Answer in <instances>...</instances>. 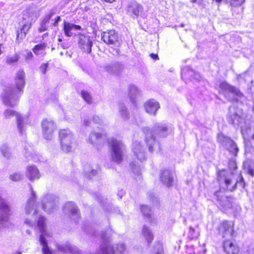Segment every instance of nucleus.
<instances>
[{
  "mask_svg": "<svg viewBox=\"0 0 254 254\" xmlns=\"http://www.w3.org/2000/svg\"><path fill=\"white\" fill-rule=\"evenodd\" d=\"M25 78L24 71L19 70L15 78L16 88L11 86L3 89L1 95L3 103L5 106L14 107L18 104L20 96L23 93V88L25 85Z\"/></svg>",
  "mask_w": 254,
  "mask_h": 254,
  "instance_id": "f257e3e1",
  "label": "nucleus"
},
{
  "mask_svg": "<svg viewBox=\"0 0 254 254\" xmlns=\"http://www.w3.org/2000/svg\"><path fill=\"white\" fill-rule=\"evenodd\" d=\"M153 129L152 131L148 127L143 128V131L145 134V142L148 147L149 151L151 153H153L154 147L157 145L156 136L159 138L166 137L170 131L167 126L162 123L155 124Z\"/></svg>",
  "mask_w": 254,
  "mask_h": 254,
  "instance_id": "f03ea898",
  "label": "nucleus"
},
{
  "mask_svg": "<svg viewBox=\"0 0 254 254\" xmlns=\"http://www.w3.org/2000/svg\"><path fill=\"white\" fill-rule=\"evenodd\" d=\"M233 223L230 221H223L218 227V232L223 238L226 240L223 242L224 251L228 254H238L239 249L229 240L234 235Z\"/></svg>",
  "mask_w": 254,
  "mask_h": 254,
  "instance_id": "7ed1b4c3",
  "label": "nucleus"
},
{
  "mask_svg": "<svg viewBox=\"0 0 254 254\" xmlns=\"http://www.w3.org/2000/svg\"><path fill=\"white\" fill-rule=\"evenodd\" d=\"M100 237L102 240L100 252L102 254H123L126 250L124 244H117L111 246L110 244L109 236L106 231H101Z\"/></svg>",
  "mask_w": 254,
  "mask_h": 254,
  "instance_id": "20e7f679",
  "label": "nucleus"
},
{
  "mask_svg": "<svg viewBox=\"0 0 254 254\" xmlns=\"http://www.w3.org/2000/svg\"><path fill=\"white\" fill-rule=\"evenodd\" d=\"M102 40L109 45H113L115 47L113 49V54L118 56L120 53L119 47L121 44V39L119 34L115 30H110L103 32L101 34Z\"/></svg>",
  "mask_w": 254,
  "mask_h": 254,
  "instance_id": "39448f33",
  "label": "nucleus"
},
{
  "mask_svg": "<svg viewBox=\"0 0 254 254\" xmlns=\"http://www.w3.org/2000/svg\"><path fill=\"white\" fill-rule=\"evenodd\" d=\"M108 142L111 147V155L112 160L117 163H120L123 161L126 151L125 145L121 141L114 138L108 139Z\"/></svg>",
  "mask_w": 254,
  "mask_h": 254,
  "instance_id": "423d86ee",
  "label": "nucleus"
},
{
  "mask_svg": "<svg viewBox=\"0 0 254 254\" xmlns=\"http://www.w3.org/2000/svg\"><path fill=\"white\" fill-rule=\"evenodd\" d=\"M227 119L228 123L234 127L240 126L241 129L246 127L243 126L245 119L243 110L235 106L229 107Z\"/></svg>",
  "mask_w": 254,
  "mask_h": 254,
  "instance_id": "0eeeda50",
  "label": "nucleus"
},
{
  "mask_svg": "<svg viewBox=\"0 0 254 254\" xmlns=\"http://www.w3.org/2000/svg\"><path fill=\"white\" fill-rule=\"evenodd\" d=\"M59 136L62 149L65 152L71 151L74 142L73 135L68 129H61Z\"/></svg>",
  "mask_w": 254,
  "mask_h": 254,
  "instance_id": "6e6552de",
  "label": "nucleus"
},
{
  "mask_svg": "<svg viewBox=\"0 0 254 254\" xmlns=\"http://www.w3.org/2000/svg\"><path fill=\"white\" fill-rule=\"evenodd\" d=\"M217 140L221 146L227 150L233 157H236L239 151L236 143L231 137L222 133L217 135Z\"/></svg>",
  "mask_w": 254,
  "mask_h": 254,
  "instance_id": "1a4fd4ad",
  "label": "nucleus"
},
{
  "mask_svg": "<svg viewBox=\"0 0 254 254\" xmlns=\"http://www.w3.org/2000/svg\"><path fill=\"white\" fill-rule=\"evenodd\" d=\"M37 225L41 232L39 241L43 246L42 252L43 254H52V253L48 246L46 237L50 236V234L46 230V218L42 216L39 217Z\"/></svg>",
  "mask_w": 254,
  "mask_h": 254,
  "instance_id": "9d476101",
  "label": "nucleus"
},
{
  "mask_svg": "<svg viewBox=\"0 0 254 254\" xmlns=\"http://www.w3.org/2000/svg\"><path fill=\"white\" fill-rule=\"evenodd\" d=\"M3 115L4 119L6 120H9L15 117L16 118L17 128L19 133L21 135L24 134L26 126L25 118L22 117L20 114L17 113L16 111L10 109H7L4 110Z\"/></svg>",
  "mask_w": 254,
  "mask_h": 254,
  "instance_id": "9b49d317",
  "label": "nucleus"
},
{
  "mask_svg": "<svg viewBox=\"0 0 254 254\" xmlns=\"http://www.w3.org/2000/svg\"><path fill=\"white\" fill-rule=\"evenodd\" d=\"M10 207L7 201L0 195V229L7 226Z\"/></svg>",
  "mask_w": 254,
  "mask_h": 254,
  "instance_id": "f8f14e48",
  "label": "nucleus"
},
{
  "mask_svg": "<svg viewBox=\"0 0 254 254\" xmlns=\"http://www.w3.org/2000/svg\"><path fill=\"white\" fill-rule=\"evenodd\" d=\"M41 127L44 138L47 140L52 139L53 133L57 129L55 123L51 119L46 118L42 121Z\"/></svg>",
  "mask_w": 254,
  "mask_h": 254,
  "instance_id": "ddd939ff",
  "label": "nucleus"
},
{
  "mask_svg": "<svg viewBox=\"0 0 254 254\" xmlns=\"http://www.w3.org/2000/svg\"><path fill=\"white\" fill-rule=\"evenodd\" d=\"M77 36L78 46L82 51L89 54L91 53L93 46L92 38L82 33H79Z\"/></svg>",
  "mask_w": 254,
  "mask_h": 254,
  "instance_id": "4468645a",
  "label": "nucleus"
},
{
  "mask_svg": "<svg viewBox=\"0 0 254 254\" xmlns=\"http://www.w3.org/2000/svg\"><path fill=\"white\" fill-rule=\"evenodd\" d=\"M104 70L108 73L114 75H120L124 69V64L119 61L106 64L104 65Z\"/></svg>",
  "mask_w": 254,
  "mask_h": 254,
  "instance_id": "2eb2a0df",
  "label": "nucleus"
},
{
  "mask_svg": "<svg viewBox=\"0 0 254 254\" xmlns=\"http://www.w3.org/2000/svg\"><path fill=\"white\" fill-rule=\"evenodd\" d=\"M63 211L65 214L69 215L76 223L80 217L79 209L72 201L66 202L63 207Z\"/></svg>",
  "mask_w": 254,
  "mask_h": 254,
  "instance_id": "dca6fc26",
  "label": "nucleus"
},
{
  "mask_svg": "<svg viewBox=\"0 0 254 254\" xmlns=\"http://www.w3.org/2000/svg\"><path fill=\"white\" fill-rule=\"evenodd\" d=\"M56 197L53 194H47L44 196L42 200V204L43 210L51 213L56 208Z\"/></svg>",
  "mask_w": 254,
  "mask_h": 254,
  "instance_id": "f3484780",
  "label": "nucleus"
},
{
  "mask_svg": "<svg viewBox=\"0 0 254 254\" xmlns=\"http://www.w3.org/2000/svg\"><path fill=\"white\" fill-rule=\"evenodd\" d=\"M220 88L226 92H230L233 94L236 101L242 100L244 98L243 93L237 87L224 81L221 82L219 85Z\"/></svg>",
  "mask_w": 254,
  "mask_h": 254,
  "instance_id": "a211bd4d",
  "label": "nucleus"
},
{
  "mask_svg": "<svg viewBox=\"0 0 254 254\" xmlns=\"http://www.w3.org/2000/svg\"><path fill=\"white\" fill-rule=\"evenodd\" d=\"M221 192L216 191L214 193L215 198L219 202L221 205L224 209L227 210L232 207L234 198L232 196H220Z\"/></svg>",
  "mask_w": 254,
  "mask_h": 254,
  "instance_id": "6ab92c4d",
  "label": "nucleus"
},
{
  "mask_svg": "<svg viewBox=\"0 0 254 254\" xmlns=\"http://www.w3.org/2000/svg\"><path fill=\"white\" fill-rule=\"evenodd\" d=\"M160 179L164 185L169 188L174 185L175 176L172 171L165 169L161 172Z\"/></svg>",
  "mask_w": 254,
  "mask_h": 254,
  "instance_id": "aec40b11",
  "label": "nucleus"
},
{
  "mask_svg": "<svg viewBox=\"0 0 254 254\" xmlns=\"http://www.w3.org/2000/svg\"><path fill=\"white\" fill-rule=\"evenodd\" d=\"M29 187L31 191V195L26 202L25 210V213L27 214H29L32 213V214L33 215L37 213L35 204L36 194L35 191L33 190L31 185L29 184Z\"/></svg>",
  "mask_w": 254,
  "mask_h": 254,
  "instance_id": "412c9836",
  "label": "nucleus"
},
{
  "mask_svg": "<svg viewBox=\"0 0 254 254\" xmlns=\"http://www.w3.org/2000/svg\"><path fill=\"white\" fill-rule=\"evenodd\" d=\"M58 250L65 254H78L79 250L75 246L66 242L63 244H58L56 246Z\"/></svg>",
  "mask_w": 254,
  "mask_h": 254,
  "instance_id": "4be33fe9",
  "label": "nucleus"
},
{
  "mask_svg": "<svg viewBox=\"0 0 254 254\" xmlns=\"http://www.w3.org/2000/svg\"><path fill=\"white\" fill-rule=\"evenodd\" d=\"M132 151L138 161L143 162L146 160L145 152L139 142L135 140L132 142Z\"/></svg>",
  "mask_w": 254,
  "mask_h": 254,
  "instance_id": "5701e85b",
  "label": "nucleus"
},
{
  "mask_svg": "<svg viewBox=\"0 0 254 254\" xmlns=\"http://www.w3.org/2000/svg\"><path fill=\"white\" fill-rule=\"evenodd\" d=\"M143 7L141 5L136 1L130 2L127 7V12L131 16H135L137 17L142 12Z\"/></svg>",
  "mask_w": 254,
  "mask_h": 254,
  "instance_id": "b1692460",
  "label": "nucleus"
},
{
  "mask_svg": "<svg viewBox=\"0 0 254 254\" xmlns=\"http://www.w3.org/2000/svg\"><path fill=\"white\" fill-rule=\"evenodd\" d=\"M82 28L79 25H76L74 23H71L66 21H64L63 23V30L64 35L70 37L73 36V33L72 31L73 30H81Z\"/></svg>",
  "mask_w": 254,
  "mask_h": 254,
  "instance_id": "393cba45",
  "label": "nucleus"
},
{
  "mask_svg": "<svg viewBox=\"0 0 254 254\" xmlns=\"http://www.w3.org/2000/svg\"><path fill=\"white\" fill-rule=\"evenodd\" d=\"M159 103L154 99L149 100L144 104L145 111L150 115L155 116L157 111L160 108Z\"/></svg>",
  "mask_w": 254,
  "mask_h": 254,
  "instance_id": "a878e982",
  "label": "nucleus"
},
{
  "mask_svg": "<svg viewBox=\"0 0 254 254\" xmlns=\"http://www.w3.org/2000/svg\"><path fill=\"white\" fill-rule=\"evenodd\" d=\"M140 210L144 219L150 223H155L156 219L153 217L152 210L148 205H141Z\"/></svg>",
  "mask_w": 254,
  "mask_h": 254,
  "instance_id": "bb28decb",
  "label": "nucleus"
},
{
  "mask_svg": "<svg viewBox=\"0 0 254 254\" xmlns=\"http://www.w3.org/2000/svg\"><path fill=\"white\" fill-rule=\"evenodd\" d=\"M22 27L17 31V40L18 39H24L28 32L29 30L30 29L32 25L31 20H28L23 22L22 23Z\"/></svg>",
  "mask_w": 254,
  "mask_h": 254,
  "instance_id": "cd10ccee",
  "label": "nucleus"
},
{
  "mask_svg": "<svg viewBox=\"0 0 254 254\" xmlns=\"http://www.w3.org/2000/svg\"><path fill=\"white\" fill-rule=\"evenodd\" d=\"M224 183L227 190L230 191L234 190L236 189L237 184H239L242 188H245L246 185L245 182L242 175H240L239 179L237 180L235 184L232 186H231V180L230 178H225Z\"/></svg>",
  "mask_w": 254,
  "mask_h": 254,
  "instance_id": "c85d7f7f",
  "label": "nucleus"
},
{
  "mask_svg": "<svg viewBox=\"0 0 254 254\" xmlns=\"http://www.w3.org/2000/svg\"><path fill=\"white\" fill-rule=\"evenodd\" d=\"M26 175L27 178L31 181L38 180L40 177L39 170L35 165L27 167L26 171Z\"/></svg>",
  "mask_w": 254,
  "mask_h": 254,
  "instance_id": "c756f323",
  "label": "nucleus"
},
{
  "mask_svg": "<svg viewBox=\"0 0 254 254\" xmlns=\"http://www.w3.org/2000/svg\"><path fill=\"white\" fill-rule=\"evenodd\" d=\"M140 95V91L134 85H131L128 87V96L130 102L136 106L137 98Z\"/></svg>",
  "mask_w": 254,
  "mask_h": 254,
  "instance_id": "7c9ffc66",
  "label": "nucleus"
},
{
  "mask_svg": "<svg viewBox=\"0 0 254 254\" xmlns=\"http://www.w3.org/2000/svg\"><path fill=\"white\" fill-rule=\"evenodd\" d=\"M195 71L193 70L190 66H187L182 68L181 76L182 78L192 79Z\"/></svg>",
  "mask_w": 254,
  "mask_h": 254,
  "instance_id": "2f4dec72",
  "label": "nucleus"
},
{
  "mask_svg": "<svg viewBox=\"0 0 254 254\" xmlns=\"http://www.w3.org/2000/svg\"><path fill=\"white\" fill-rule=\"evenodd\" d=\"M119 112L120 115L124 121H127L129 118V113L127 107L124 103H119Z\"/></svg>",
  "mask_w": 254,
  "mask_h": 254,
  "instance_id": "473e14b6",
  "label": "nucleus"
},
{
  "mask_svg": "<svg viewBox=\"0 0 254 254\" xmlns=\"http://www.w3.org/2000/svg\"><path fill=\"white\" fill-rule=\"evenodd\" d=\"M142 234L149 245L153 240V235L149 228L146 225H143L142 230Z\"/></svg>",
  "mask_w": 254,
  "mask_h": 254,
  "instance_id": "72a5a7b5",
  "label": "nucleus"
},
{
  "mask_svg": "<svg viewBox=\"0 0 254 254\" xmlns=\"http://www.w3.org/2000/svg\"><path fill=\"white\" fill-rule=\"evenodd\" d=\"M244 169L252 177L254 176V161L248 160L243 164Z\"/></svg>",
  "mask_w": 254,
  "mask_h": 254,
  "instance_id": "f704fd0d",
  "label": "nucleus"
},
{
  "mask_svg": "<svg viewBox=\"0 0 254 254\" xmlns=\"http://www.w3.org/2000/svg\"><path fill=\"white\" fill-rule=\"evenodd\" d=\"M242 134L245 139L246 137H254V126L251 127H242Z\"/></svg>",
  "mask_w": 254,
  "mask_h": 254,
  "instance_id": "c9c22d12",
  "label": "nucleus"
},
{
  "mask_svg": "<svg viewBox=\"0 0 254 254\" xmlns=\"http://www.w3.org/2000/svg\"><path fill=\"white\" fill-rule=\"evenodd\" d=\"M102 137V134L98 132H92L90 134L88 141L94 146L99 142Z\"/></svg>",
  "mask_w": 254,
  "mask_h": 254,
  "instance_id": "e433bc0d",
  "label": "nucleus"
},
{
  "mask_svg": "<svg viewBox=\"0 0 254 254\" xmlns=\"http://www.w3.org/2000/svg\"><path fill=\"white\" fill-rule=\"evenodd\" d=\"M0 150L3 156L5 158L9 159L11 157V153L7 145L2 144L0 147Z\"/></svg>",
  "mask_w": 254,
  "mask_h": 254,
  "instance_id": "4c0bfd02",
  "label": "nucleus"
},
{
  "mask_svg": "<svg viewBox=\"0 0 254 254\" xmlns=\"http://www.w3.org/2000/svg\"><path fill=\"white\" fill-rule=\"evenodd\" d=\"M97 174V171L94 169H91L89 165H87L85 166L84 175L86 178L91 179L93 177L96 175Z\"/></svg>",
  "mask_w": 254,
  "mask_h": 254,
  "instance_id": "58836bf2",
  "label": "nucleus"
},
{
  "mask_svg": "<svg viewBox=\"0 0 254 254\" xmlns=\"http://www.w3.org/2000/svg\"><path fill=\"white\" fill-rule=\"evenodd\" d=\"M130 167L132 170V172L137 176H139L140 168V164L138 163V161H133L130 163L129 164Z\"/></svg>",
  "mask_w": 254,
  "mask_h": 254,
  "instance_id": "ea45409f",
  "label": "nucleus"
},
{
  "mask_svg": "<svg viewBox=\"0 0 254 254\" xmlns=\"http://www.w3.org/2000/svg\"><path fill=\"white\" fill-rule=\"evenodd\" d=\"M19 59V54H15L13 55H8L6 58L5 62L7 64L11 65L18 62Z\"/></svg>",
  "mask_w": 254,
  "mask_h": 254,
  "instance_id": "a19ab883",
  "label": "nucleus"
},
{
  "mask_svg": "<svg viewBox=\"0 0 254 254\" xmlns=\"http://www.w3.org/2000/svg\"><path fill=\"white\" fill-rule=\"evenodd\" d=\"M9 179L14 182L21 181L23 178V175L20 172H16L10 175Z\"/></svg>",
  "mask_w": 254,
  "mask_h": 254,
  "instance_id": "79ce46f5",
  "label": "nucleus"
},
{
  "mask_svg": "<svg viewBox=\"0 0 254 254\" xmlns=\"http://www.w3.org/2000/svg\"><path fill=\"white\" fill-rule=\"evenodd\" d=\"M46 48V44L45 43H41L36 45L33 48V51L36 55L39 54V51L41 50H44Z\"/></svg>",
  "mask_w": 254,
  "mask_h": 254,
  "instance_id": "37998d69",
  "label": "nucleus"
},
{
  "mask_svg": "<svg viewBox=\"0 0 254 254\" xmlns=\"http://www.w3.org/2000/svg\"><path fill=\"white\" fill-rule=\"evenodd\" d=\"M55 14V12L54 9H51L49 12H48L44 17L43 18L42 21L48 24L49 23V21L51 18Z\"/></svg>",
  "mask_w": 254,
  "mask_h": 254,
  "instance_id": "c03bdc74",
  "label": "nucleus"
},
{
  "mask_svg": "<svg viewBox=\"0 0 254 254\" xmlns=\"http://www.w3.org/2000/svg\"><path fill=\"white\" fill-rule=\"evenodd\" d=\"M81 95L84 100L87 103L90 104L92 103V97L88 92L85 90H82Z\"/></svg>",
  "mask_w": 254,
  "mask_h": 254,
  "instance_id": "a18cd8bd",
  "label": "nucleus"
},
{
  "mask_svg": "<svg viewBox=\"0 0 254 254\" xmlns=\"http://www.w3.org/2000/svg\"><path fill=\"white\" fill-rule=\"evenodd\" d=\"M197 237L198 234L195 232L194 229L191 227H190L188 233V238L190 240H192L194 239H196Z\"/></svg>",
  "mask_w": 254,
  "mask_h": 254,
  "instance_id": "49530a36",
  "label": "nucleus"
},
{
  "mask_svg": "<svg viewBox=\"0 0 254 254\" xmlns=\"http://www.w3.org/2000/svg\"><path fill=\"white\" fill-rule=\"evenodd\" d=\"M154 251L155 254H164L163 247L159 243L155 244L154 245Z\"/></svg>",
  "mask_w": 254,
  "mask_h": 254,
  "instance_id": "de8ad7c7",
  "label": "nucleus"
},
{
  "mask_svg": "<svg viewBox=\"0 0 254 254\" xmlns=\"http://www.w3.org/2000/svg\"><path fill=\"white\" fill-rule=\"evenodd\" d=\"M149 198L153 205H157L159 203V200L154 193H151L149 194Z\"/></svg>",
  "mask_w": 254,
  "mask_h": 254,
  "instance_id": "09e8293b",
  "label": "nucleus"
},
{
  "mask_svg": "<svg viewBox=\"0 0 254 254\" xmlns=\"http://www.w3.org/2000/svg\"><path fill=\"white\" fill-rule=\"evenodd\" d=\"M245 0H227L232 6H237L241 5Z\"/></svg>",
  "mask_w": 254,
  "mask_h": 254,
  "instance_id": "8fccbe9b",
  "label": "nucleus"
},
{
  "mask_svg": "<svg viewBox=\"0 0 254 254\" xmlns=\"http://www.w3.org/2000/svg\"><path fill=\"white\" fill-rule=\"evenodd\" d=\"M229 168L231 170L234 171L237 168L236 161L232 159L229 160L228 163Z\"/></svg>",
  "mask_w": 254,
  "mask_h": 254,
  "instance_id": "3c124183",
  "label": "nucleus"
},
{
  "mask_svg": "<svg viewBox=\"0 0 254 254\" xmlns=\"http://www.w3.org/2000/svg\"><path fill=\"white\" fill-rule=\"evenodd\" d=\"M48 27L47 26V24L41 21L40 22V26L38 28V31L39 32H43L48 30Z\"/></svg>",
  "mask_w": 254,
  "mask_h": 254,
  "instance_id": "603ef678",
  "label": "nucleus"
},
{
  "mask_svg": "<svg viewBox=\"0 0 254 254\" xmlns=\"http://www.w3.org/2000/svg\"><path fill=\"white\" fill-rule=\"evenodd\" d=\"M49 66L48 63H43L39 67V69L40 71L44 74H46L47 68Z\"/></svg>",
  "mask_w": 254,
  "mask_h": 254,
  "instance_id": "864d4df0",
  "label": "nucleus"
},
{
  "mask_svg": "<svg viewBox=\"0 0 254 254\" xmlns=\"http://www.w3.org/2000/svg\"><path fill=\"white\" fill-rule=\"evenodd\" d=\"M84 230L89 234L91 235L92 236H96V232L93 230L91 227L88 228V226L86 228L85 226L83 227Z\"/></svg>",
  "mask_w": 254,
  "mask_h": 254,
  "instance_id": "5fc2aeb1",
  "label": "nucleus"
},
{
  "mask_svg": "<svg viewBox=\"0 0 254 254\" xmlns=\"http://www.w3.org/2000/svg\"><path fill=\"white\" fill-rule=\"evenodd\" d=\"M53 22L51 23V25L54 27H57L59 23L62 21V18L60 16H57L53 20Z\"/></svg>",
  "mask_w": 254,
  "mask_h": 254,
  "instance_id": "6e6d98bb",
  "label": "nucleus"
},
{
  "mask_svg": "<svg viewBox=\"0 0 254 254\" xmlns=\"http://www.w3.org/2000/svg\"><path fill=\"white\" fill-rule=\"evenodd\" d=\"M93 121L95 124L101 125L103 123L102 119L98 116L95 115L93 117Z\"/></svg>",
  "mask_w": 254,
  "mask_h": 254,
  "instance_id": "4d7b16f0",
  "label": "nucleus"
},
{
  "mask_svg": "<svg viewBox=\"0 0 254 254\" xmlns=\"http://www.w3.org/2000/svg\"><path fill=\"white\" fill-rule=\"evenodd\" d=\"M33 57V55L31 52L29 51L27 52L26 55H25V60L26 61H29L32 60Z\"/></svg>",
  "mask_w": 254,
  "mask_h": 254,
  "instance_id": "13d9d810",
  "label": "nucleus"
},
{
  "mask_svg": "<svg viewBox=\"0 0 254 254\" xmlns=\"http://www.w3.org/2000/svg\"><path fill=\"white\" fill-rule=\"evenodd\" d=\"M24 223L29 226H32L35 224V222L27 218L25 220Z\"/></svg>",
  "mask_w": 254,
  "mask_h": 254,
  "instance_id": "bf43d9fd",
  "label": "nucleus"
},
{
  "mask_svg": "<svg viewBox=\"0 0 254 254\" xmlns=\"http://www.w3.org/2000/svg\"><path fill=\"white\" fill-rule=\"evenodd\" d=\"M201 77L200 74L198 72H196L195 71V73L193 75V77L192 79H196V80H199L201 79Z\"/></svg>",
  "mask_w": 254,
  "mask_h": 254,
  "instance_id": "052dcab7",
  "label": "nucleus"
},
{
  "mask_svg": "<svg viewBox=\"0 0 254 254\" xmlns=\"http://www.w3.org/2000/svg\"><path fill=\"white\" fill-rule=\"evenodd\" d=\"M24 149L26 151L25 152V157L29 160L30 159L28 158L30 156V155H32V154H31V153L30 152H29L28 151H27V150H28V149L26 146L25 147Z\"/></svg>",
  "mask_w": 254,
  "mask_h": 254,
  "instance_id": "680f3d73",
  "label": "nucleus"
},
{
  "mask_svg": "<svg viewBox=\"0 0 254 254\" xmlns=\"http://www.w3.org/2000/svg\"><path fill=\"white\" fill-rule=\"evenodd\" d=\"M247 138L249 139L252 147H254V137H248Z\"/></svg>",
  "mask_w": 254,
  "mask_h": 254,
  "instance_id": "e2e57ef3",
  "label": "nucleus"
},
{
  "mask_svg": "<svg viewBox=\"0 0 254 254\" xmlns=\"http://www.w3.org/2000/svg\"><path fill=\"white\" fill-rule=\"evenodd\" d=\"M61 46L62 48H63L64 49H67L69 48L68 44L63 43L61 44Z\"/></svg>",
  "mask_w": 254,
  "mask_h": 254,
  "instance_id": "0e129e2a",
  "label": "nucleus"
},
{
  "mask_svg": "<svg viewBox=\"0 0 254 254\" xmlns=\"http://www.w3.org/2000/svg\"><path fill=\"white\" fill-rule=\"evenodd\" d=\"M150 57L153 60H158L159 59L158 55L156 54L152 53L150 54Z\"/></svg>",
  "mask_w": 254,
  "mask_h": 254,
  "instance_id": "69168bd1",
  "label": "nucleus"
},
{
  "mask_svg": "<svg viewBox=\"0 0 254 254\" xmlns=\"http://www.w3.org/2000/svg\"><path fill=\"white\" fill-rule=\"evenodd\" d=\"M83 124L86 126H89L90 125V122L88 119H85L83 121Z\"/></svg>",
  "mask_w": 254,
  "mask_h": 254,
  "instance_id": "338daca9",
  "label": "nucleus"
},
{
  "mask_svg": "<svg viewBox=\"0 0 254 254\" xmlns=\"http://www.w3.org/2000/svg\"><path fill=\"white\" fill-rule=\"evenodd\" d=\"M124 193V191L123 190H121L118 192V196L120 197V198H122L123 194Z\"/></svg>",
  "mask_w": 254,
  "mask_h": 254,
  "instance_id": "774afa93",
  "label": "nucleus"
}]
</instances>
